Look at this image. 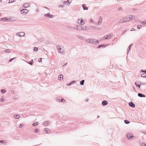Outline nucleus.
I'll return each instance as SVG.
<instances>
[{"instance_id":"f257e3e1","label":"nucleus","mask_w":146,"mask_h":146,"mask_svg":"<svg viewBox=\"0 0 146 146\" xmlns=\"http://www.w3.org/2000/svg\"><path fill=\"white\" fill-rule=\"evenodd\" d=\"M135 16L133 15H128L125 17H124L120 19L119 21V23H125L127 21H129L131 20L134 19Z\"/></svg>"},{"instance_id":"f03ea898","label":"nucleus","mask_w":146,"mask_h":146,"mask_svg":"<svg viewBox=\"0 0 146 146\" xmlns=\"http://www.w3.org/2000/svg\"><path fill=\"white\" fill-rule=\"evenodd\" d=\"M57 48L58 52L60 54H63L65 52V49L64 47L62 46L57 45Z\"/></svg>"},{"instance_id":"7ed1b4c3","label":"nucleus","mask_w":146,"mask_h":146,"mask_svg":"<svg viewBox=\"0 0 146 146\" xmlns=\"http://www.w3.org/2000/svg\"><path fill=\"white\" fill-rule=\"evenodd\" d=\"M25 35V33L24 32H21L19 33H16V35L17 36H18L20 37H22L24 36Z\"/></svg>"},{"instance_id":"20e7f679","label":"nucleus","mask_w":146,"mask_h":146,"mask_svg":"<svg viewBox=\"0 0 146 146\" xmlns=\"http://www.w3.org/2000/svg\"><path fill=\"white\" fill-rule=\"evenodd\" d=\"M29 11V10L27 9H25L21 10V13L24 15L26 14Z\"/></svg>"},{"instance_id":"39448f33","label":"nucleus","mask_w":146,"mask_h":146,"mask_svg":"<svg viewBox=\"0 0 146 146\" xmlns=\"http://www.w3.org/2000/svg\"><path fill=\"white\" fill-rule=\"evenodd\" d=\"M113 36L112 35H111V34H109L107 35V36H104L103 38L105 39H109L110 38H111V37Z\"/></svg>"},{"instance_id":"423d86ee","label":"nucleus","mask_w":146,"mask_h":146,"mask_svg":"<svg viewBox=\"0 0 146 146\" xmlns=\"http://www.w3.org/2000/svg\"><path fill=\"white\" fill-rule=\"evenodd\" d=\"M132 134L130 133H128L127 135V139H130L132 137H134Z\"/></svg>"},{"instance_id":"0eeeda50","label":"nucleus","mask_w":146,"mask_h":146,"mask_svg":"<svg viewBox=\"0 0 146 146\" xmlns=\"http://www.w3.org/2000/svg\"><path fill=\"white\" fill-rule=\"evenodd\" d=\"M45 17H48L49 18H52L53 17V15H52L50 14V13H47L44 15Z\"/></svg>"},{"instance_id":"6e6552de","label":"nucleus","mask_w":146,"mask_h":146,"mask_svg":"<svg viewBox=\"0 0 146 146\" xmlns=\"http://www.w3.org/2000/svg\"><path fill=\"white\" fill-rule=\"evenodd\" d=\"M94 41L93 40V42L92 43V44H98L99 43V41L95 39H94Z\"/></svg>"},{"instance_id":"1a4fd4ad","label":"nucleus","mask_w":146,"mask_h":146,"mask_svg":"<svg viewBox=\"0 0 146 146\" xmlns=\"http://www.w3.org/2000/svg\"><path fill=\"white\" fill-rule=\"evenodd\" d=\"M102 17L100 16V18L99 20V21L97 23V25H101L102 23Z\"/></svg>"},{"instance_id":"9d476101","label":"nucleus","mask_w":146,"mask_h":146,"mask_svg":"<svg viewBox=\"0 0 146 146\" xmlns=\"http://www.w3.org/2000/svg\"><path fill=\"white\" fill-rule=\"evenodd\" d=\"M108 102L107 101L104 100L102 102V105L103 106L107 105L108 104Z\"/></svg>"},{"instance_id":"9b49d317","label":"nucleus","mask_w":146,"mask_h":146,"mask_svg":"<svg viewBox=\"0 0 146 146\" xmlns=\"http://www.w3.org/2000/svg\"><path fill=\"white\" fill-rule=\"evenodd\" d=\"M94 39H89L86 40V42L87 43H92L93 42V40L94 41Z\"/></svg>"},{"instance_id":"f8f14e48","label":"nucleus","mask_w":146,"mask_h":146,"mask_svg":"<svg viewBox=\"0 0 146 146\" xmlns=\"http://www.w3.org/2000/svg\"><path fill=\"white\" fill-rule=\"evenodd\" d=\"M0 21H9V19L8 18H6V17H4L3 18H2L0 19Z\"/></svg>"},{"instance_id":"ddd939ff","label":"nucleus","mask_w":146,"mask_h":146,"mask_svg":"<svg viewBox=\"0 0 146 146\" xmlns=\"http://www.w3.org/2000/svg\"><path fill=\"white\" fill-rule=\"evenodd\" d=\"M30 6V5L28 3H25L23 5V7L26 8Z\"/></svg>"},{"instance_id":"4468645a","label":"nucleus","mask_w":146,"mask_h":146,"mask_svg":"<svg viewBox=\"0 0 146 146\" xmlns=\"http://www.w3.org/2000/svg\"><path fill=\"white\" fill-rule=\"evenodd\" d=\"M129 105L132 108L135 107V105L132 102H130L129 103Z\"/></svg>"},{"instance_id":"2eb2a0df","label":"nucleus","mask_w":146,"mask_h":146,"mask_svg":"<svg viewBox=\"0 0 146 146\" xmlns=\"http://www.w3.org/2000/svg\"><path fill=\"white\" fill-rule=\"evenodd\" d=\"M82 7L84 10H88V8L86 5L85 4H83L82 5Z\"/></svg>"},{"instance_id":"dca6fc26","label":"nucleus","mask_w":146,"mask_h":146,"mask_svg":"<svg viewBox=\"0 0 146 146\" xmlns=\"http://www.w3.org/2000/svg\"><path fill=\"white\" fill-rule=\"evenodd\" d=\"M71 0H68L66 1H64V4H65L66 5H69L70 3H71V1H70V2H69V1H71Z\"/></svg>"},{"instance_id":"f3484780","label":"nucleus","mask_w":146,"mask_h":146,"mask_svg":"<svg viewBox=\"0 0 146 146\" xmlns=\"http://www.w3.org/2000/svg\"><path fill=\"white\" fill-rule=\"evenodd\" d=\"M138 96L140 97H145V96L141 93H139L138 94Z\"/></svg>"},{"instance_id":"a211bd4d","label":"nucleus","mask_w":146,"mask_h":146,"mask_svg":"<svg viewBox=\"0 0 146 146\" xmlns=\"http://www.w3.org/2000/svg\"><path fill=\"white\" fill-rule=\"evenodd\" d=\"M62 97L60 96L57 97L56 98V101L59 102H60Z\"/></svg>"},{"instance_id":"6ab92c4d","label":"nucleus","mask_w":146,"mask_h":146,"mask_svg":"<svg viewBox=\"0 0 146 146\" xmlns=\"http://www.w3.org/2000/svg\"><path fill=\"white\" fill-rule=\"evenodd\" d=\"M133 44H131L128 47L127 50V54H128L129 52V50L131 49V47L132 46V45Z\"/></svg>"},{"instance_id":"aec40b11","label":"nucleus","mask_w":146,"mask_h":146,"mask_svg":"<svg viewBox=\"0 0 146 146\" xmlns=\"http://www.w3.org/2000/svg\"><path fill=\"white\" fill-rule=\"evenodd\" d=\"M76 81L73 80L71 82L68 84V86H70L71 85L73 84H75L76 83Z\"/></svg>"},{"instance_id":"412c9836","label":"nucleus","mask_w":146,"mask_h":146,"mask_svg":"<svg viewBox=\"0 0 146 146\" xmlns=\"http://www.w3.org/2000/svg\"><path fill=\"white\" fill-rule=\"evenodd\" d=\"M48 129V128H45L44 129V131L47 133L49 134L50 133V131H48L47 130Z\"/></svg>"},{"instance_id":"4be33fe9","label":"nucleus","mask_w":146,"mask_h":146,"mask_svg":"<svg viewBox=\"0 0 146 146\" xmlns=\"http://www.w3.org/2000/svg\"><path fill=\"white\" fill-rule=\"evenodd\" d=\"M63 76L62 75H60L58 77V79L59 80H61L63 79Z\"/></svg>"},{"instance_id":"5701e85b","label":"nucleus","mask_w":146,"mask_h":146,"mask_svg":"<svg viewBox=\"0 0 146 146\" xmlns=\"http://www.w3.org/2000/svg\"><path fill=\"white\" fill-rule=\"evenodd\" d=\"M105 46H106L104 44H102L100 45L99 46H98L97 47V48H100L101 47H105Z\"/></svg>"},{"instance_id":"b1692460","label":"nucleus","mask_w":146,"mask_h":146,"mask_svg":"<svg viewBox=\"0 0 146 146\" xmlns=\"http://www.w3.org/2000/svg\"><path fill=\"white\" fill-rule=\"evenodd\" d=\"M81 29H82L83 30H85L86 31L88 30L87 28V27L86 26H83V27H81Z\"/></svg>"},{"instance_id":"393cba45","label":"nucleus","mask_w":146,"mask_h":146,"mask_svg":"<svg viewBox=\"0 0 146 146\" xmlns=\"http://www.w3.org/2000/svg\"><path fill=\"white\" fill-rule=\"evenodd\" d=\"M34 62V61L33 59H32L30 60V62H28V63L31 65H32L33 63Z\"/></svg>"},{"instance_id":"a878e982","label":"nucleus","mask_w":146,"mask_h":146,"mask_svg":"<svg viewBox=\"0 0 146 146\" xmlns=\"http://www.w3.org/2000/svg\"><path fill=\"white\" fill-rule=\"evenodd\" d=\"M76 28V29L77 30L80 31L81 30V29H82L81 27H80V26L79 27H78V26H77Z\"/></svg>"},{"instance_id":"bb28decb","label":"nucleus","mask_w":146,"mask_h":146,"mask_svg":"<svg viewBox=\"0 0 146 146\" xmlns=\"http://www.w3.org/2000/svg\"><path fill=\"white\" fill-rule=\"evenodd\" d=\"M84 81H84V80H82L80 82V84L82 85H84Z\"/></svg>"},{"instance_id":"cd10ccee","label":"nucleus","mask_w":146,"mask_h":146,"mask_svg":"<svg viewBox=\"0 0 146 146\" xmlns=\"http://www.w3.org/2000/svg\"><path fill=\"white\" fill-rule=\"evenodd\" d=\"M84 20L82 19L80 20V24L82 25H84V23L83 22Z\"/></svg>"},{"instance_id":"c85d7f7f","label":"nucleus","mask_w":146,"mask_h":146,"mask_svg":"<svg viewBox=\"0 0 146 146\" xmlns=\"http://www.w3.org/2000/svg\"><path fill=\"white\" fill-rule=\"evenodd\" d=\"M20 116L19 115L16 114L14 115V117L16 119H18L19 118Z\"/></svg>"},{"instance_id":"c756f323","label":"nucleus","mask_w":146,"mask_h":146,"mask_svg":"<svg viewBox=\"0 0 146 146\" xmlns=\"http://www.w3.org/2000/svg\"><path fill=\"white\" fill-rule=\"evenodd\" d=\"M5 101V99L4 96H2L1 97V101L2 102H3Z\"/></svg>"},{"instance_id":"7c9ffc66","label":"nucleus","mask_w":146,"mask_h":146,"mask_svg":"<svg viewBox=\"0 0 146 146\" xmlns=\"http://www.w3.org/2000/svg\"><path fill=\"white\" fill-rule=\"evenodd\" d=\"M128 30V29H124L123 31V33H122V35H124V33L126 32L127 30Z\"/></svg>"},{"instance_id":"2f4dec72","label":"nucleus","mask_w":146,"mask_h":146,"mask_svg":"<svg viewBox=\"0 0 146 146\" xmlns=\"http://www.w3.org/2000/svg\"><path fill=\"white\" fill-rule=\"evenodd\" d=\"M49 121H47L45 122L44 123V125H47L49 124Z\"/></svg>"},{"instance_id":"473e14b6","label":"nucleus","mask_w":146,"mask_h":146,"mask_svg":"<svg viewBox=\"0 0 146 146\" xmlns=\"http://www.w3.org/2000/svg\"><path fill=\"white\" fill-rule=\"evenodd\" d=\"M141 76L142 77H146V74L145 73H143L141 74Z\"/></svg>"},{"instance_id":"72a5a7b5","label":"nucleus","mask_w":146,"mask_h":146,"mask_svg":"<svg viewBox=\"0 0 146 146\" xmlns=\"http://www.w3.org/2000/svg\"><path fill=\"white\" fill-rule=\"evenodd\" d=\"M60 102H62L63 103H65L66 102V100L62 98L61 99Z\"/></svg>"},{"instance_id":"f704fd0d","label":"nucleus","mask_w":146,"mask_h":146,"mask_svg":"<svg viewBox=\"0 0 146 146\" xmlns=\"http://www.w3.org/2000/svg\"><path fill=\"white\" fill-rule=\"evenodd\" d=\"M124 122L125 123L128 124L129 123V121L127 120H124Z\"/></svg>"},{"instance_id":"c9c22d12","label":"nucleus","mask_w":146,"mask_h":146,"mask_svg":"<svg viewBox=\"0 0 146 146\" xmlns=\"http://www.w3.org/2000/svg\"><path fill=\"white\" fill-rule=\"evenodd\" d=\"M38 124V122H36V123H33L32 124V125L33 126H36V125H37Z\"/></svg>"},{"instance_id":"e433bc0d","label":"nucleus","mask_w":146,"mask_h":146,"mask_svg":"<svg viewBox=\"0 0 146 146\" xmlns=\"http://www.w3.org/2000/svg\"><path fill=\"white\" fill-rule=\"evenodd\" d=\"M135 84L136 86L137 87H138L139 88H140L141 87V85L140 84H137L136 83V82H135Z\"/></svg>"},{"instance_id":"4c0bfd02","label":"nucleus","mask_w":146,"mask_h":146,"mask_svg":"<svg viewBox=\"0 0 146 146\" xmlns=\"http://www.w3.org/2000/svg\"><path fill=\"white\" fill-rule=\"evenodd\" d=\"M38 48L37 47H35L34 49H33V50L35 51L36 52L38 51Z\"/></svg>"},{"instance_id":"58836bf2","label":"nucleus","mask_w":146,"mask_h":146,"mask_svg":"<svg viewBox=\"0 0 146 146\" xmlns=\"http://www.w3.org/2000/svg\"><path fill=\"white\" fill-rule=\"evenodd\" d=\"M5 51L6 52L9 53L10 52L11 50L9 49H6L5 50Z\"/></svg>"},{"instance_id":"ea45409f","label":"nucleus","mask_w":146,"mask_h":146,"mask_svg":"<svg viewBox=\"0 0 146 146\" xmlns=\"http://www.w3.org/2000/svg\"><path fill=\"white\" fill-rule=\"evenodd\" d=\"M1 92L2 93H5L6 92V90L4 89H3L1 90Z\"/></svg>"},{"instance_id":"a19ab883","label":"nucleus","mask_w":146,"mask_h":146,"mask_svg":"<svg viewBox=\"0 0 146 146\" xmlns=\"http://www.w3.org/2000/svg\"><path fill=\"white\" fill-rule=\"evenodd\" d=\"M142 25H144L146 24V20L141 22Z\"/></svg>"},{"instance_id":"79ce46f5","label":"nucleus","mask_w":146,"mask_h":146,"mask_svg":"<svg viewBox=\"0 0 146 146\" xmlns=\"http://www.w3.org/2000/svg\"><path fill=\"white\" fill-rule=\"evenodd\" d=\"M78 37L79 38H80L82 40L83 39V37L81 36L78 35Z\"/></svg>"},{"instance_id":"37998d69","label":"nucleus","mask_w":146,"mask_h":146,"mask_svg":"<svg viewBox=\"0 0 146 146\" xmlns=\"http://www.w3.org/2000/svg\"><path fill=\"white\" fill-rule=\"evenodd\" d=\"M91 27V29H92V30H96V27L92 26V27Z\"/></svg>"},{"instance_id":"c03bdc74","label":"nucleus","mask_w":146,"mask_h":146,"mask_svg":"<svg viewBox=\"0 0 146 146\" xmlns=\"http://www.w3.org/2000/svg\"><path fill=\"white\" fill-rule=\"evenodd\" d=\"M141 146H146V144L144 143H142L141 144Z\"/></svg>"},{"instance_id":"a18cd8bd","label":"nucleus","mask_w":146,"mask_h":146,"mask_svg":"<svg viewBox=\"0 0 146 146\" xmlns=\"http://www.w3.org/2000/svg\"><path fill=\"white\" fill-rule=\"evenodd\" d=\"M101 29V28L100 27H96V29L99 31Z\"/></svg>"},{"instance_id":"49530a36","label":"nucleus","mask_w":146,"mask_h":146,"mask_svg":"<svg viewBox=\"0 0 146 146\" xmlns=\"http://www.w3.org/2000/svg\"><path fill=\"white\" fill-rule=\"evenodd\" d=\"M141 27V25H138L137 26V28L138 29H140Z\"/></svg>"},{"instance_id":"de8ad7c7","label":"nucleus","mask_w":146,"mask_h":146,"mask_svg":"<svg viewBox=\"0 0 146 146\" xmlns=\"http://www.w3.org/2000/svg\"><path fill=\"white\" fill-rule=\"evenodd\" d=\"M141 71L142 72H144L145 73H146V70H144L143 69L141 70Z\"/></svg>"},{"instance_id":"09e8293b","label":"nucleus","mask_w":146,"mask_h":146,"mask_svg":"<svg viewBox=\"0 0 146 146\" xmlns=\"http://www.w3.org/2000/svg\"><path fill=\"white\" fill-rule=\"evenodd\" d=\"M90 22H91V23H95L93 19H91L90 20Z\"/></svg>"},{"instance_id":"8fccbe9b","label":"nucleus","mask_w":146,"mask_h":146,"mask_svg":"<svg viewBox=\"0 0 146 146\" xmlns=\"http://www.w3.org/2000/svg\"><path fill=\"white\" fill-rule=\"evenodd\" d=\"M5 143V140H0V143Z\"/></svg>"},{"instance_id":"3c124183","label":"nucleus","mask_w":146,"mask_h":146,"mask_svg":"<svg viewBox=\"0 0 146 146\" xmlns=\"http://www.w3.org/2000/svg\"><path fill=\"white\" fill-rule=\"evenodd\" d=\"M23 124H20V126H19V127L20 128H22L23 127Z\"/></svg>"},{"instance_id":"603ef678","label":"nucleus","mask_w":146,"mask_h":146,"mask_svg":"<svg viewBox=\"0 0 146 146\" xmlns=\"http://www.w3.org/2000/svg\"><path fill=\"white\" fill-rule=\"evenodd\" d=\"M15 58V57H14L13 58H11V59H10L9 60V61L10 62H11L13 59H14Z\"/></svg>"},{"instance_id":"864d4df0","label":"nucleus","mask_w":146,"mask_h":146,"mask_svg":"<svg viewBox=\"0 0 146 146\" xmlns=\"http://www.w3.org/2000/svg\"><path fill=\"white\" fill-rule=\"evenodd\" d=\"M42 58H40L38 59V61L40 62H42Z\"/></svg>"},{"instance_id":"5fc2aeb1","label":"nucleus","mask_w":146,"mask_h":146,"mask_svg":"<svg viewBox=\"0 0 146 146\" xmlns=\"http://www.w3.org/2000/svg\"><path fill=\"white\" fill-rule=\"evenodd\" d=\"M122 10V9L121 7H120L118 9V11H119L120 10Z\"/></svg>"},{"instance_id":"6e6d98bb","label":"nucleus","mask_w":146,"mask_h":146,"mask_svg":"<svg viewBox=\"0 0 146 146\" xmlns=\"http://www.w3.org/2000/svg\"><path fill=\"white\" fill-rule=\"evenodd\" d=\"M135 31V29L134 28H132L131 29V31Z\"/></svg>"},{"instance_id":"4d7b16f0","label":"nucleus","mask_w":146,"mask_h":146,"mask_svg":"<svg viewBox=\"0 0 146 146\" xmlns=\"http://www.w3.org/2000/svg\"><path fill=\"white\" fill-rule=\"evenodd\" d=\"M69 28L72 29H76V28L75 27H69Z\"/></svg>"},{"instance_id":"13d9d810","label":"nucleus","mask_w":146,"mask_h":146,"mask_svg":"<svg viewBox=\"0 0 146 146\" xmlns=\"http://www.w3.org/2000/svg\"><path fill=\"white\" fill-rule=\"evenodd\" d=\"M60 6H61V7H64V6H65V5H64V4H62V5H60Z\"/></svg>"},{"instance_id":"bf43d9fd","label":"nucleus","mask_w":146,"mask_h":146,"mask_svg":"<svg viewBox=\"0 0 146 146\" xmlns=\"http://www.w3.org/2000/svg\"><path fill=\"white\" fill-rule=\"evenodd\" d=\"M35 133L37 132L38 131V129H35Z\"/></svg>"},{"instance_id":"052dcab7","label":"nucleus","mask_w":146,"mask_h":146,"mask_svg":"<svg viewBox=\"0 0 146 146\" xmlns=\"http://www.w3.org/2000/svg\"><path fill=\"white\" fill-rule=\"evenodd\" d=\"M67 63H65L63 66H66L67 64Z\"/></svg>"},{"instance_id":"680f3d73","label":"nucleus","mask_w":146,"mask_h":146,"mask_svg":"<svg viewBox=\"0 0 146 146\" xmlns=\"http://www.w3.org/2000/svg\"><path fill=\"white\" fill-rule=\"evenodd\" d=\"M11 93H12V94H13L14 92V91L13 90H12L11 91Z\"/></svg>"},{"instance_id":"e2e57ef3","label":"nucleus","mask_w":146,"mask_h":146,"mask_svg":"<svg viewBox=\"0 0 146 146\" xmlns=\"http://www.w3.org/2000/svg\"><path fill=\"white\" fill-rule=\"evenodd\" d=\"M17 97H15L14 98V100H16L17 99Z\"/></svg>"},{"instance_id":"0e129e2a","label":"nucleus","mask_w":146,"mask_h":146,"mask_svg":"<svg viewBox=\"0 0 146 146\" xmlns=\"http://www.w3.org/2000/svg\"><path fill=\"white\" fill-rule=\"evenodd\" d=\"M89 101V99H87L86 100V102H88Z\"/></svg>"},{"instance_id":"69168bd1","label":"nucleus","mask_w":146,"mask_h":146,"mask_svg":"<svg viewBox=\"0 0 146 146\" xmlns=\"http://www.w3.org/2000/svg\"><path fill=\"white\" fill-rule=\"evenodd\" d=\"M24 56L25 57H27V55L26 54H25L24 55Z\"/></svg>"},{"instance_id":"338daca9","label":"nucleus","mask_w":146,"mask_h":146,"mask_svg":"<svg viewBox=\"0 0 146 146\" xmlns=\"http://www.w3.org/2000/svg\"><path fill=\"white\" fill-rule=\"evenodd\" d=\"M100 117V116L99 115H98L97 116V118H98Z\"/></svg>"},{"instance_id":"774afa93","label":"nucleus","mask_w":146,"mask_h":146,"mask_svg":"<svg viewBox=\"0 0 146 146\" xmlns=\"http://www.w3.org/2000/svg\"><path fill=\"white\" fill-rule=\"evenodd\" d=\"M44 7V8H46V9H47V7Z\"/></svg>"}]
</instances>
